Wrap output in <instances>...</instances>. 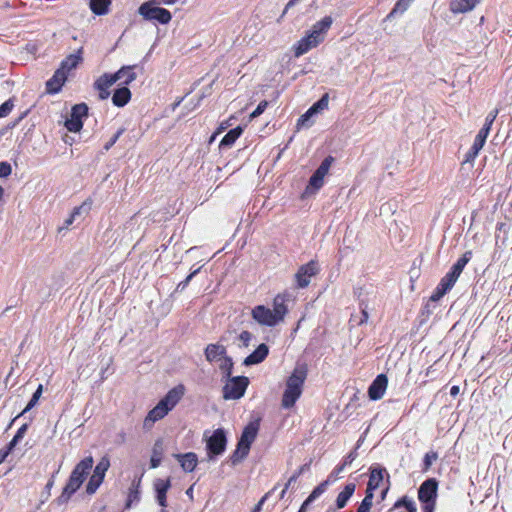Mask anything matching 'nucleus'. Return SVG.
<instances>
[{
  "instance_id": "nucleus-62",
  "label": "nucleus",
  "mask_w": 512,
  "mask_h": 512,
  "mask_svg": "<svg viewBox=\"0 0 512 512\" xmlns=\"http://www.w3.org/2000/svg\"><path fill=\"white\" fill-rule=\"evenodd\" d=\"M484 144H485V142H483V141L479 140L477 137H475L474 143L471 148L480 151L483 148Z\"/></svg>"
},
{
  "instance_id": "nucleus-52",
  "label": "nucleus",
  "mask_w": 512,
  "mask_h": 512,
  "mask_svg": "<svg viewBox=\"0 0 512 512\" xmlns=\"http://www.w3.org/2000/svg\"><path fill=\"white\" fill-rule=\"evenodd\" d=\"M267 106H268V102L266 100L261 101L258 104V106L256 107V109L250 114V118L254 119V118L260 116L265 111Z\"/></svg>"
},
{
  "instance_id": "nucleus-53",
  "label": "nucleus",
  "mask_w": 512,
  "mask_h": 512,
  "mask_svg": "<svg viewBox=\"0 0 512 512\" xmlns=\"http://www.w3.org/2000/svg\"><path fill=\"white\" fill-rule=\"evenodd\" d=\"M125 129L120 128L114 136L104 145V150L108 151L119 139V137L124 133Z\"/></svg>"
},
{
  "instance_id": "nucleus-46",
  "label": "nucleus",
  "mask_w": 512,
  "mask_h": 512,
  "mask_svg": "<svg viewBox=\"0 0 512 512\" xmlns=\"http://www.w3.org/2000/svg\"><path fill=\"white\" fill-rule=\"evenodd\" d=\"M447 292H449L443 285L440 283L437 285L432 295L430 296V300L433 302L439 301Z\"/></svg>"
},
{
  "instance_id": "nucleus-2",
  "label": "nucleus",
  "mask_w": 512,
  "mask_h": 512,
  "mask_svg": "<svg viewBox=\"0 0 512 512\" xmlns=\"http://www.w3.org/2000/svg\"><path fill=\"white\" fill-rule=\"evenodd\" d=\"M288 312L286 298L278 294L273 300V309L258 305L252 310L253 319L260 325L273 327L282 322Z\"/></svg>"
},
{
  "instance_id": "nucleus-11",
  "label": "nucleus",
  "mask_w": 512,
  "mask_h": 512,
  "mask_svg": "<svg viewBox=\"0 0 512 512\" xmlns=\"http://www.w3.org/2000/svg\"><path fill=\"white\" fill-rule=\"evenodd\" d=\"M259 430L258 421L250 422L243 430L242 435L239 439L237 445H239V450L250 451L251 444L256 439L257 433Z\"/></svg>"
},
{
  "instance_id": "nucleus-60",
  "label": "nucleus",
  "mask_w": 512,
  "mask_h": 512,
  "mask_svg": "<svg viewBox=\"0 0 512 512\" xmlns=\"http://www.w3.org/2000/svg\"><path fill=\"white\" fill-rule=\"evenodd\" d=\"M358 453L356 450L351 451L344 460V465H350L357 458Z\"/></svg>"
},
{
  "instance_id": "nucleus-59",
  "label": "nucleus",
  "mask_w": 512,
  "mask_h": 512,
  "mask_svg": "<svg viewBox=\"0 0 512 512\" xmlns=\"http://www.w3.org/2000/svg\"><path fill=\"white\" fill-rule=\"evenodd\" d=\"M479 151L475 150L473 148H470V150L465 155V161L464 162H472L478 155Z\"/></svg>"
},
{
  "instance_id": "nucleus-17",
  "label": "nucleus",
  "mask_w": 512,
  "mask_h": 512,
  "mask_svg": "<svg viewBox=\"0 0 512 512\" xmlns=\"http://www.w3.org/2000/svg\"><path fill=\"white\" fill-rule=\"evenodd\" d=\"M155 491H156V500L159 503L160 506L166 507L167 506V500H166V494L167 491L171 487V481L170 478L163 480V479H157L154 483Z\"/></svg>"
},
{
  "instance_id": "nucleus-4",
  "label": "nucleus",
  "mask_w": 512,
  "mask_h": 512,
  "mask_svg": "<svg viewBox=\"0 0 512 512\" xmlns=\"http://www.w3.org/2000/svg\"><path fill=\"white\" fill-rule=\"evenodd\" d=\"M438 482L435 478L425 480L418 489V498L423 503V512H434Z\"/></svg>"
},
{
  "instance_id": "nucleus-39",
  "label": "nucleus",
  "mask_w": 512,
  "mask_h": 512,
  "mask_svg": "<svg viewBox=\"0 0 512 512\" xmlns=\"http://www.w3.org/2000/svg\"><path fill=\"white\" fill-rule=\"evenodd\" d=\"M28 429V424H23L16 432L15 436L8 444V449L13 450V448L23 439Z\"/></svg>"
},
{
  "instance_id": "nucleus-34",
  "label": "nucleus",
  "mask_w": 512,
  "mask_h": 512,
  "mask_svg": "<svg viewBox=\"0 0 512 512\" xmlns=\"http://www.w3.org/2000/svg\"><path fill=\"white\" fill-rule=\"evenodd\" d=\"M459 276L460 274L450 269L439 283L443 285L448 291H450L457 282Z\"/></svg>"
},
{
  "instance_id": "nucleus-38",
  "label": "nucleus",
  "mask_w": 512,
  "mask_h": 512,
  "mask_svg": "<svg viewBox=\"0 0 512 512\" xmlns=\"http://www.w3.org/2000/svg\"><path fill=\"white\" fill-rule=\"evenodd\" d=\"M139 486H140V480L137 483H135V482L132 483V486H131V488L129 490V494H128L126 508H130L134 502H139V500H140Z\"/></svg>"
},
{
  "instance_id": "nucleus-19",
  "label": "nucleus",
  "mask_w": 512,
  "mask_h": 512,
  "mask_svg": "<svg viewBox=\"0 0 512 512\" xmlns=\"http://www.w3.org/2000/svg\"><path fill=\"white\" fill-rule=\"evenodd\" d=\"M67 79V74L60 70L59 68L55 71L53 77L49 79L46 83V89L49 93H58L63 84Z\"/></svg>"
},
{
  "instance_id": "nucleus-12",
  "label": "nucleus",
  "mask_w": 512,
  "mask_h": 512,
  "mask_svg": "<svg viewBox=\"0 0 512 512\" xmlns=\"http://www.w3.org/2000/svg\"><path fill=\"white\" fill-rule=\"evenodd\" d=\"M118 75L105 73L94 82V88L99 93V99L105 100L110 96V87L117 82Z\"/></svg>"
},
{
  "instance_id": "nucleus-13",
  "label": "nucleus",
  "mask_w": 512,
  "mask_h": 512,
  "mask_svg": "<svg viewBox=\"0 0 512 512\" xmlns=\"http://www.w3.org/2000/svg\"><path fill=\"white\" fill-rule=\"evenodd\" d=\"M388 385V378L385 374H379L373 382L370 384L368 388V396L371 400H379L381 399Z\"/></svg>"
},
{
  "instance_id": "nucleus-14",
  "label": "nucleus",
  "mask_w": 512,
  "mask_h": 512,
  "mask_svg": "<svg viewBox=\"0 0 512 512\" xmlns=\"http://www.w3.org/2000/svg\"><path fill=\"white\" fill-rule=\"evenodd\" d=\"M321 42L313 34L308 33L294 45V56L298 58L304 55L312 48L317 47Z\"/></svg>"
},
{
  "instance_id": "nucleus-23",
  "label": "nucleus",
  "mask_w": 512,
  "mask_h": 512,
  "mask_svg": "<svg viewBox=\"0 0 512 512\" xmlns=\"http://www.w3.org/2000/svg\"><path fill=\"white\" fill-rule=\"evenodd\" d=\"M385 472H386L385 468H381V467L371 468L366 492L373 493L380 486L381 482L383 481Z\"/></svg>"
},
{
  "instance_id": "nucleus-6",
  "label": "nucleus",
  "mask_w": 512,
  "mask_h": 512,
  "mask_svg": "<svg viewBox=\"0 0 512 512\" xmlns=\"http://www.w3.org/2000/svg\"><path fill=\"white\" fill-rule=\"evenodd\" d=\"M249 384V379L246 376H235L227 378V382L223 387V398L226 400L240 399Z\"/></svg>"
},
{
  "instance_id": "nucleus-63",
  "label": "nucleus",
  "mask_w": 512,
  "mask_h": 512,
  "mask_svg": "<svg viewBox=\"0 0 512 512\" xmlns=\"http://www.w3.org/2000/svg\"><path fill=\"white\" fill-rule=\"evenodd\" d=\"M75 221L74 219V215H70L65 221H64V225L63 227H61V229H64V228H68L71 224H73V222Z\"/></svg>"
},
{
  "instance_id": "nucleus-25",
  "label": "nucleus",
  "mask_w": 512,
  "mask_h": 512,
  "mask_svg": "<svg viewBox=\"0 0 512 512\" xmlns=\"http://www.w3.org/2000/svg\"><path fill=\"white\" fill-rule=\"evenodd\" d=\"M205 358L208 362H213L226 355V347L221 344H208L205 348Z\"/></svg>"
},
{
  "instance_id": "nucleus-58",
  "label": "nucleus",
  "mask_w": 512,
  "mask_h": 512,
  "mask_svg": "<svg viewBox=\"0 0 512 512\" xmlns=\"http://www.w3.org/2000/svg\"><path fill=\"white\" fill-rule=\"evenodd\" d=\"M413 502V500H411L407 496H404L394 504V508L405 507L407 509L409 507V503Z\"/></svg>"
},
{
  "instance_id": "nucleus-49",
  "label": "nucleus",
  "mask_w": 512,
  "mask_h": 512,
  "mask_svg": "<svg viewBox=\"0 0 512 512\" xmlns=\"http://www.w3.org/2000/svg\"><path fill=\"white\" fill-rule=\"evenodd\" d=\"M200 267L195 269L194 271H192L183 281H181L177 287H176V291H183L187 286L188 284L190 283V281L192 280V278L200 271Z\"/></svg>"
},
{
  "instance_id": "nucleus-15",
  "label": "nucleus",
  "mask_w": 512,
  "mask_h": 512,
  "mask_svg": "<svg viewBox=\"0 0 512 512\" xmlns=\"http://www.w3.org/2000/svg\"><path fill=\"white\" fill-rule=\"evenodd\" d=\"M93 463L94 460L92 456L84 458L75 466L70 476L76 480L82 481L83 483L89 470L92 468Z\"/></svg>"
},
{
  "instance_id": "nucleus-24",
  "label": "nucleus",
  "mask_w": 512,
  "mask_h": 512,
  "mask_svg": "<svg viewBox=\"0 0 512 512\" xmlns=\"http://www.w3.org/2000/svg\"><path fill=\"white\" fill-rule=\"evenodd\" d=\"M479 0H452L450 2V11L454 14L466 13L471 11Z\"/></svg>"
},
{
  "instance_id": "nucleus-37",
  "label": "nucleus",
  "mask_w": 512,
  "mask_h": 512,
  "mask_svg": "<svg viewBox=\"0 0 512 512\" xmlns=\"http://www.w3.org/2000/svg\"><path fill=\"white\" fill-rule=\"evenodd\" d=\"M472 258V252L466 251L451 267V269L461 275L463 269Z\"/></svg>"
},
{
  "instance_id": "nucleus-27",
  "label": "nucleus",
  "mask_w": 512,
  "mask_h": 512,
  "mask_svg": "<svg viewBox=\"0 0 512 512\" xmlns=\"http://www.w3.org/2000/svg\"><path fill=\"white\" fill-rule=\"evenodd\" d=\"M356 485L354 483H348L344 489L338 494L336 499V506L338 509H342L346 506L348 500L353 495Z\"/></svg>"
},
{
  "instance_id": "nucleus-36",
  "label": "nucleus",
  "mask_w": 512,
  "mask_h": 512,
  "mask_svg": "<svg viewBox=\"0 0 512 512\" xmlns=\"http://www.w3.org/2000/svg\"><path fill=\"white\" fill-rule=\"evenodd\" d=\"M110 467V460L108 456H103L100 461L97 463L96 467L94 468L93 474L95 476H99L100 478L105 477V474L107 470Z\"/></svg>"
},
{
  "instance_id": "nucleus-45",
  "label": "nucleus",
  "mask_w": 512,
  "mask_h": 512,
  "mask_svg": "<svg viewBox=\"0 0 512 512\" xmlns=\"http://www.w3.org/2000/svg\"><path fill=\"white\" fill-rule=\"evenodd\" d=\"M42 390H43V387L42 385L40 384L38 386V388L36 389V391L34 392V394L32 395V398L30 399V401L28 402V404L26 405L25 409L22 411L21 414L29 411L30 409H32L38 402L41 394H42Z\"/></svg>"
},
{
  "instance_id": "nucleus-29",
  "label": "nucleus",
  "mask_w": 512,
  "mask_h": 512,
  "mask_svg": "<svg viewBox=\"0 0 512 512\" xmlns=\"http://www.w3.org/2000/svg\"><path fill=\"white\" fill-rule=\"evenodd\" d=\"M111 3V0H89V8L95 15H106Z\"/></svg>"
},
{
  "instance_id": "nucleus-20",
  "label": "nucleus",
  "mask_w": 512,
  "mask_h": 512,
  "mask_svg": "<svg viewBox=\"0 0 512 512\" xmlns=\"http://www.w3.org/2000/svg\"><path fill=\"white\" fill-rule=\"evenodd\" d=\"M333 23L331 16H325L320 21L316 22L309 33L313 34L320 41H324V35L329 30Z\"/></svg>"
},
{
  "instance_id": "nucleus-28",
  "label": "nucleus",
  "mask_w": 512,
  "mask_h": 512,
  "mask_svg": "<svg viewBox=\"0 0 512 512\" xmlns=\"http://www.w3.org/2000/svg\"><path fill=\"white\" fill-rule=\"evenodd\" d=\"M133 68V66H123L113 75H119V77L117 76V81H121L124 85H129L137 77L136 73L133 71Z\"/></svg>"
},
{
  "instance_id": "nucleus-9",
  "label": "nucleus",
  "mask_w": 512,
  "mask_h": 512,
  "mask_svg": "<svg viewBox=\"0 0 512 512\" xmlns=\"http://www.w3.org/2000/svg\"><path fill=\"white\" fill-rule=\"evenodd\" d=\"M319 271V264L316 260H311L307 264L302 265L295 274L297 286L299 288L307 287L311 282V278L316 276Z\"/></svg>"
},
{
  "instance_id": "nucleus-22",
  "label": "nucleus",
  "mask_w": 512,
  "mask_h": 512,
  "mask_svg": "<svg viewBox=\"0 0 512 512\" xmlns=\"http://www.w3.org/2000/svg\"><path fill=\"white\" fill-rule=\"evenodd\" d=\"M174 456L180 462V465L185 472H192L197 466L198 458L193 452L175 454Z\"/></svg>"
},
{
  "instance_id": "nucleus-61",
  "label": "nucleus",
  "mask_w": 512,
  "mask_h": 512,
  "mask_svg": "<svg viewBox=\"0 0 512 512\" xmlns=\"http://www.w3.org/2000/svg\"><path fill=\"white\" fill-rule=\"evenodd\" d=\"M83 210L88 211V207H86L85 204L75 207L70 215H74V219L76 220V217L79 216Z\"/></svg>"
},
{
  "instance_id": "nucleus-33",
  "label": "nucleus",
  "mask_w": 512,
  "mask_h": 512,
  "mask_svg": "<svg viewBox=\"0 0 512 512\" xmlns=\"http://www.w3.org/2000/svg\"><path fill=\"white\" fill-rule=\"evenodd\" d=\"M324 184V177L320 176L316 172L310 177L309 183L306 187L305 192L307 194L318 191Z\"/></svg>"
},
{
  "instance_id": "nucleus-54",
  "label": "nucleus",
  "mask_w": 512,
  "mask_h": 512,
  "mask_svg": "<svg viewBox=\"0 0 512 512\" xmlns=\"http://www.w3.org/2000/svg\"><path fill=\"white\" fill-rule=\"evenodd\" d=\"M12 168L8 162H0V177H7L11 174Z\"/></svg>"
},
{
  "instance_id": "nucleus-40",
  "label": "nucleus",
  "mask_w": 512,
  "mask_h": 512,
  "mask_svg": "<svg viewBox=\"0 0 512 512\" xmlns=\"http://www.w3.org/2000/svg\"><path fill=\"white\" fill-rule=\"evenodd\" d=\"M334 161L332 156L326 157L320 164V166L316 169V173L320 176L324 177L328 174L329 169Z\"/></svg>"
},
{
  "instance_id": "nucleus-3",
  "label": "nucleus",
  "mask_w": 512,
  "mask_h": 512,
  "mask_svg": "<svg viewBox=\"0 0 512 512\" xmlns=\"http://www.w3.org/2000/svg\"><path fill=\"white\" fill-rule=\"evenodd\" d=\"M185 393V387L182 384L177 385L168 391L164 398H162L157 405L149 411L145 420L144 426L148 427L156 421L164 418L169 411H171L177 403L181 400Z\"/></svg>"
},
{
  "instance_id": "nucleus-31",
  "label": "nucleus",
  "mask_w": 512,
  "mask_h": 512,
  "mask_svg": "<svg viewBox=\"0 0 512 512\" xmlns=\"http://www.w3.org/2000/svg\"><path fill=\"white\" fill-rule=\"evenodd\" d=\"M162 454H163V442H162V440H157L154 443V446L152 449V455H151V459H150V467L151 468L155 469L160 465L161 459H162Z\"/></svg>"
},
{
  "instance_id": "nucleus-35",
  "label": "nucleus",
  "mask_w": 512,
  "mask_h": 512,
  "mask_svg": "<svg viewBox=\"0 0 512 512\" xmlns=\"http://www.w3.org/2000/svg\"><path fill=\"white\" fill-rule=\"evenodd\" d=\"M221 360L222 361L219 365V369L222 372L223 378L227 379L232 377V370L234 365L232 358L225 355Z\"/></svg>"
},
{
  "instance_id": "nucleus-43",
  "label": "nucleus",
  "mask_w": 512,
  "mask_h": 512,
  "mask_svg": "<svg viewBox=\"0 0 512 512\" xmlns=\"http://www.w3.org/2000/svg\"><path fill=\"white\" fill-rule=\"evenodd\" d=\"M316 114L315 110L310 107L297 121V127H309L310 126V118Z\"/></svg>"
},
{
  "instance_id": "nucleus-8",
  "label": "nucleus",
  "mask_w": 512,
  "mask_h": 512,
  "mask_svg": "<svg viewBox=\"0 0 512 512\" xmlns=\"http://www.w3.org/2000/svg\"><path fill=\"white\" fill-rule=\"evenodd\" d=\"M88 106L85 103L76 104L71 109L70 118L65 121V127L70 132H79L83 127L82 118L87 116Z\"/></svg>"
},
{
  "instance_id": "nucleus-50",
  "label": "nucleus",
  "mask_w": 512,
  "mask_h": 512,
  "mask_svg": "<svg viewBox=\"0 0 512 512\" xmlns=\"http://www.w3.org/2000/svg\"><path fill=\"white\" fill-rule=\"evenodd\" d=\"M14 103L11 99H8L0 105V118L6 117L12 111Z\"/></svg>"
},
{
  "instance_id": "nucleus-41",
  "label": "nucleus",
  "mask_w": 512,
  "mask_h": 512,
  "mask_svg": "<svg viewBox=\"0 0 512 512\" xmlns=\"http://www.w3.org/2000/svg\"><path fill=\"white\" fill-rule=\"evenodd\" d=\"M103 478H100L99 476L92 475L89 479V482L86 486V491L88 494H93L96 492V490L99 488V486L103 482Z\"/></svg>"
},
{
  "instance_id": "nucleus-7",
  "label": "nucleus",
  "mask_w": 512,
  "mask_h": 512,
  "mask_svg": "<svg viewBox=\"0 0 512 512\" xmlns=\"http://www.w3.org/2000/svg\"><path fill=\"white\" fill-rule=\"evenodd\" d=\"M226 443L225 431L221 428L216 429L207 440L206 447L209 460H212L214 455L222 454L226 449Z\"/></svg>"
},
{
  "instance_id": "nucleus-57",
  "label": "nucleus",
  "mask_w": 512,
  "mask_h": 512,
  "mask_svg": "<svg viewBox=\"0 0 512 512\" xmlns=\"http://www.w3.org/2000/svg\"><path fill=\"white\" fill-rule=\"evenodd\" d=\"M498 109L492 110L485 118L484 125H488V127H491L493 122L495 121L497 115H498Z\"/></svg>"
},
{
  "instance_id": "nucleus-56",
  "label": "nucleus",
  "mask_w": 512,
  "mask_h": 512,
  "mask_svg": "<svg viewBox=\"0 0 512 512\" xmlns=\"http://www.w3.org/2000/svg\"><path fill=\"white\" fill-rule=\"evenodd\" d=\"M252 339V334L249 331H242L239 335V340L244 347H247Z\"/></svg>"
},
{
  "instance_id": "nucleus-64",
  "label": "nucleus",
  "mask_w": 512,
  "mask_h": 512,
  "mask_svg": "<svg viewBox=\"0 0 512 512\" xmlns=\"http://www.w3.org/2000/svg\"><path fill=\"white\" fill-rule=\"evenodd\" d=\"M298 477L297 475L293 474L287 481V483L285 484L286 486V489H288L293 483H295L297 481Z\"/></svg>"
},
{
  "instance_id": "nucleus-16",
  "label": "nucleus",
  "mask_w": 512,
  "mask_h": 512,
  "mask_svg": "<svg viewBox=\"0 0 512 512\" xmlns=\"http://www.w3.org/2000/svg\"><path fill=\"white\" fill-rule=\"evenodd\" d=\"M81 485L82 481L76 480L70 476L61 495L57 498L58 504L62 505L67 503L70 497L81 487Z\"/></svg>"
},
{
  "instance_id": "nucleus-48",
  "label": "nucleus",
  "mask_w": 512,
  "mask_h": 512,
  "mask_svg": "<svg viewBox=\"0 0 512 512\" xmlns=\"http://www.w3.org/2000/svg\"><path fill=\"white\" fill-rule=\"evenodd\" d=\"M329 96L328 94H324L316 103H314L311 107L315 110V112H319L320 110H324L328 107Z\"/></svg>"
},
{
  "instance_id": "nucleus-21",
  "label": "nucleus",
  "mask_w": 512,
  "mask_h": 512,
  "mask_svg": "<svg viewBox=\"0 0 512 512\" xmlns=\"http://www.w3.org/2000/svg\"><path fill=\"white\" fill-rule=\"evenodd\" d=\"M83 48H79L76 53L70 54L64 60H62L59 69L63 70L65 74L76 68L77 65L82 61Z\"/></svg>"
},
{
  "instance_id": "nucleus-55",
  "label": "nucleus",
  "mask_w": 512,
  "mask_h": 512,
  "mask_svg": "<svg viewBox=\"0 0 512 512\" xmlns=\"http://www.w3.org/2000/svg\"><path fill=\"white\" fill-rule=\"evenodd\" d=\"M490 130H491V127H488V125H483V127L480 129V131L478 132V134L476 135V137L483 141V142H486V139L490 133Z\"/></svg>"
},
{
  "instance_id": "nucleus-10",
  "label": "nucleus",
  "mask_w": 512,
  "mask_h": 512,
  "mask_svg": "<svg viewBox=\"0 0 512 512\" xmlns=\"http://www.w3.org/2000/svg\"><path fill=\"white\" fill-rule=\"evenodd\" d=\"M356 295H357V298H358V301H359V307H360V310H361V316L358 317L356 315H352L351 318H350V322L352 323H355L356 325L358 326H361L365 323H367L368 319H369V314H368V309H369V305H368V302L370 300V293L369 292H364L362 288L359 289L358 292H356Z\"/></svg>"
},
{
  "instance_id": "nucleus-26",
  "label": "nucleus",
  "mask_w": 512,
  "mask_h": 512,
  "mask_svg": "<svg viewBox=\"0 0 512 512\" xmlns=\"http://www.w3.org/2000/svg\"><path fill=\"white\" fill-rule=\"evenodd\" d=\"M131 99V91L123 86L115 90L112 96V102L117 107L125 106Z\"/></svg>"
},
{
  "instance_id": "nucleus-42",
  "label": "nucleus",
  "mask_w": 512,
  "mask_h": 512,
  "mask_svg": "<svg viewBox=\"0 0 512 512\" xmlns=\"http://www.w3.org/2000/svg\"><path fill=\"white\" fill-rule=\"evenodd\" d=\"M328 484H329V481L326 480V481L320 483L317 487H315L314 490L311 492V494L308 496V502H313L320 495H322L326 491Z\"/></svg>"
},
{
  "instance_id": "nucleus-47",
  "label": "nucleus",
  "mask_w": 512,
  "mask_h": 512,
  "mask_svg": "<svg viewBox=\"0 0 512 512\" xmlns=\"http://www.w3.org/2000/svg\"><path fill=\"white\" fill-rule=\"evenodd\" d=\"M249 451L239 450V445H237L236 450L233 452V454L230 457L232 465L238 464L241 460H243L247 455Z\"/></svg>"
},
{
  "instance_id": "nucleus-32",
  "label": "nucleus",
  "mask_w": 512,
  "mask_h": 512,
  "mask_svg": "<svg viewBox=\"0 0 512 512\" xmlns=\"http://www.w3.org/2000/svg\"><path fill=\"white\" fill-rule=\"evenodd\" d=\"M413 1L414 0H398L395 4L394 8L387 15L386 19L391 20L398 15H402L409 8L410 4Z\"/></svg>"
},
{
  "instance_id": "nucleus-5",
  "label": "nucleus",
  "mask_w": 512,
  "mask_h": 512,
  "mask_svg": "<svg viewBox=\"0 0 512 512\" xmlns=\"http://www.w3.org/2000/svg\"><path fill=\"white\" fill-rule=\"evenodd\" d=\"M153 0L143 3L139 9V14L147 21H156L160 24H168L172 15L170 11L165 8L154 6Z\"/></svg>"
},
{
  "instance_id": "nucleus-44",
  "label": "nucleus",
  "mask_w": 512,
  "mask_h": 512,
  "mask_svg": "<svg viewBox=\"0 0 512 512\" xmlns=\"http://www.w3.org/2000/svg\"><path fill=\"white\" fill-rule=\"evenodd\" d=\"M373 501V493L366 492V495L362 502L360 503L357 512H368L372 506Z\"/></svg>"
},
{
  "instance_id": "nucleus-1",
  "label": "nucleus",
  "mask_w": 512,
  "mask_h": 512,
  "mask_svg": "<svg viewBox=\"0 0 512 512\" xmlns=\"http://www.w3.org/2000/svg\"><path fill=\"white\" fill-rule=\"evenodd\" d=\"M307 374V365L297 364L291 375L288 377L281 400V406L284 409L292 408L302 395L303 385L307 378Z\"/></svg>"
},
{
  "instance_id": "nucleus-51",
  "label": "nucleus",
  "mask_w": 512,
  "mask_h": 512,
  "mask_svg": "<svg viewBox=\"0 0 512 512\" xmlns=\"http://www.w3.org/2000/svg\"><path fill=\"white\" fill-rule=\"evenodd\" d=\"M438 458V455L437 453L435 452H431V453H427L424 457V461H423V471H428L429 468L431 467L433 461H435L436 459Z\"/></svg>"
},
{
  "instance_id": "nucleus-18",
  "label": "nucleus",
  "mask_w": 512,
  "mask_h": 512,
  "mask_svg": "<svg viewBox=\"0 0 512 512\" xmlns=\"http://www.w3.org/2000/svg\"><path fill=\"white\" fill-rule=\"evenodd\" d=\"M269 348L266 344H260L249 356L244 359V365L250 366L261 363L268 355Z\"/></svg>"
},
{
  "instance_id": "nucleus-30",
  "label": "nucleus",
  "mask_w": 512,
  "mask_h": 512,
  "mask_svg": "<svg viewBox=\"0 0 512 512\" xmlns=\"http://www.w3.org/2000/svg\"><path fill=\"white\" fill-rule=\"evenodd\" d=\"M242 131L243 130L240 126L229 130L228 133L222 138L219 147L225 148L232 146L235 143V141L240 137Z\"/></svg>"
}]
</instances>
